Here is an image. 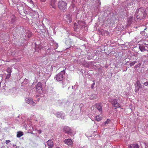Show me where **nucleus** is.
<instances>
[{
	"instance_id": "1",
	"label": "nucleus",
	"mask_w": 148,
	"mask_h": 148,
	"mask_svg": "<svg viewBox=\"0 0 148 148\" xmlns=\"http://www.w3.org/2000/svg\"><path fill=\"white\" fill-rule=\"evenodd\" d=\"M145 12L143 8L139 9L136 13V17L137 19H141L145 17L144 16Z\"/></svg>"
},
{
	"instance_id": "24",
	"label": "nucleus",
	"mask_w": 148,
	"mask_h": 148,
	"mask_svg": "<svg viewBox=\"0 0 148 148\" xmlns=\"http://www.w3.org/2000/svg\"><path fill=\"white\" fill-rule=\"evenodd\" d=\"M11 74H7L6 75V78L7 79H9L11 76Z\"/></svg>"
},
{
	"instance_id": "10",
	"label": "nucleus",
	"mask_w": 148,
	"mask_h": 148,
	"mask_svg": "<svg viewBox=\"0 0 148 148\" xmlns=\"http://www.w3.org/2000/svg\"><path fill=\"white\" fill-rule=\"evenodd\" d=\"M47 145L49 148L53 146V141L51 140H49L47 141Z\"/></svg>"
},
{
	"instance_id": "3",
	"label": "nucleus",
	"mask_w": 148,
	"mask_h": 148,
	"mask_svg": "<svg viewBox=\"0 0 148 148\" xmlns=\"http://www.w3.org/2000/svg\"><path fill=\"white\" fill-rule=\"evenodd\" d=\"M64 20L67 23H70L72 22V17L71 14H67L64 16Z\"/></svg>"
},
{
	"instance_id": "35",
	"label": "nucleus",
	"mask_w": 148,
	"mask_h": 148,
	"mask_svg": "<svg viewBox=\"0 0 148 148\" xmlns=\"http://www.w3.org/2000/svg\"><path fill=\"white\" fill-rule=\"evenodd\" d=\"M56 46H57V47H58V44H56Z\"/></svg>"
},
{
	"instance_id": "22",
	"label": "nucleus",
	"mask_w": 148,
	"mask_h": 148,
	"mask_svg": "<svg viewBox=\"0 0 148 148\" xmlns=\"http://www.w3.org/2000/svg\"><path fill=\"white\" fill-rule=\"evenodd\" d=\"M139 146L138 144H134L133 148H139Z\"/></svg>"
},
{
	"instance_id": "32",
	"label": "nucleus",
	"mask_w": 148,
	"mask_h": 148,
	"mask_svg": "<svg viewBox=\"0 0 148 148\" xmlns=\"http://www.w3.org/2000/svg\"><path fill=\"white\" fill-rule=\"evenodd\" d=\"M106 33L107 35H108L110 33L108 31H106Z\"/></svg>"
},
{
	"instance_id": "14",
	"label": "nucleus",
	"mask_w": 148,
	"mask_h": 148,
	"mask_svg": "<svg viewBox=\"0 0 148 148\" xmlns=\"http://www.w3.org/2000/svg\"><path fill=\"white\" fill-rule=\"evenodd\" d=\"M32 98H26L25 99V101L26 102L30 104L32 102Z\"/></svg>"
},
{
	"instance_id": "36",
	"label": "nucleus",
	"mask_w": 148,
	"mask_h": 148,
	"mask_svg": "<svg viewBox=\"0 0 148 148\" xmlns=\"http://www.w3.org/2000/svg\"><path fill=\"white\" fill-rule=\"evenodd\" d=\"M117 108H115V109H116Z\"/></svg>"
},
{
	"instance_id": "8",
	"label": "nucleus",
	"mask_w": 148,
	"mask_h": 148,
	"mask_svg": "<svg viewBox=\"0 0 148 148\" xmlns=\"http://www.w3.org/2000/svg\"><path fill=\"white\" fill-rule=\"evenodd\" d=\"M64 143L68 145H71L73 144V142L71 139H65L64 141Z\"/></svg>"
},
{
	"instance_id": "5",
	"label": "nucleus",
	"mask_w": 148,
	"mask_h": 148,
	"mask_svg": "<svg viewBox=\"0 0 148 148\" xmlns=\"http://www.w3.org/2000/svg\"><path fill=\"white\" fill-rule=\"evenodd\" d=\"M135 92L138 91L140 88L142 87V86L140 82L139 81H137L136 84L135 85Z\"/></svg>"
},
{
	"instance_id": "6",
	"label": "nucleus",
	"mask_w": 148,
	"mask_h": 148,
	"mask_svg": "<svg viewBox=\"0 0 148 148\" xmlns=\"http://www.w3.org/2000/svg\"><path fill=\"white\" fill-rule=\"evenodd\" d=\"M63 131L65 133L67 134L71 132V130L70 128L67 126L64 127L63 129Z\"/></svg>"
},
{
	"instance_id": "11",
	"label": "nucleus",
	"mask_w": 148,
	"mask_h": 148,
	"mask_svg": "<svg viewBox=\"0 0 148 148\" xmlns=\"http://www.w3.org/2000/svg\"><path fill=\"white\" fill-rule=\"evenodd\" d=\"M56 1L55 0H52L51 1L50 5L52 8L55 9L56 8Z\"/></svg>"
},
{
	"instance_id": "15",
	"label": "nucleus",
	"mask_w": 148,
	"mask_h": 148,
	"mask_svg": "<svg viewBox=\"0 0 148 148\" xmlns=\"http://www.w3.org/2000/svg\"><path fill=\"white\" fill-rule=\"evenodd\" d=\"M23 133L21 131H19L17 132V134L16 135L17 137L19 138L21 136H23Z\"/></svg>"
},
{
	"instance_id": "7",
	"label": "nucleus",
	"mask_w": 148,
	"mask_h": 148,
	"mask_svg": "<svg viewBox=\"0 0 148 148\" xmlns=\"http://www.w3.org/2000/svg\"><path fill=\"white\" fill-rule=\"evenodd\" d=\"M111 102L112 105L114 107L118 108L120 107V104L118 103L117 100L113 99Z\"/></svg>"
},
{
	"instance_id": "17",
	"label": "nucleus",
	"mask_w": 148,
	"mask_h": 148,
	"mask_svg": "<svg viewBox=\"0 0 148 148\" xmlns=\"http://www.w3.org/2000/svg\"><path fill=\"white\" fill-rule=\"evenodd\" d=\"M102 119V117L100 116L99 115H98L95 117V119L97 121H101Z\"/></svg>"
},
{
	"instance_id": "34",
	"label": "nucleus",
	"mask_w": 148,
	"mask_h": 148,
	"mask_svg": "<svg viewBox=\"0 0 148 148\" xmlns=\"http://www.w3.org/2000/svg\"><path fill=\"white\" fill-rule=\"evenodd\" d=\"M1 82H0V87H1Z\"/></svg>"
},
{
	"instance_id": "30",
	"label": "nucleus",
	"mask_w": 148,
	"mask_h": 148,
	"mask_svg": "<svg viewBox=\"0 0 148 148\" xmlns=\"http://www.w3.org/2000/svg\"><path fill=\"white\" fill-rule=\"evenodd\" d=\"M144 85L145 86H147L148 85V82L144 83Z\"/></svg>"
},
{
	"instance_id": "4",
	"label": "nucleus",
	"mask_w": 148,
	"mask_h": 148,
	"mask_svg": "<svg viewBox=\"0 0 148 148\" xmlns=\"http://www.w3.org/2000/svg\"><path fill=\"white\" fill-rule=\"evenodd\" d=\"M64 71V73L65 74V72L64 70H63L62 71H61L56 76V79L58 81H62L63 79V75L62 73Z\"/></svg>"
},
{
	"instance_id": "2",
	"label": "nucleus",
	"mask_w": 148,
	"mask_h": 148,
	"mask_svg": "<svg viewBox=\"0 0 148 148\" xmlns=\"http://www.w3.org/2000/svg\"><path fill=\"white\" fill-rule=\"evenodd\" d=\"M67 4L65 2L60 1L58 3V7L60 10L64 12L66 10Z\"/></svg>"
},
{
	"instance_id": "26",
	"label": "nucleus",
	"mask_w": 148,
	"mask_h": 148,
	"mask_svg": "<svg viewBox=\"0 0 148 148\" xmlns=\"http://www.w3.org/2000/svg\"><path fill=\"white\" fill-rule=\"evenodd\" d=\"M128 146L129 148H133L134 144H131Z\"/></svg>"
},
{
	"instance_id": "18",
	"label": "nucleus",
	"mask_w": 148,
	"mask_h": 148,
	"mask_svg": "<svg viewBox=\"0 0 148 148\" xmlns=\"http://www.w3.org/2000/svg\"><path fill=\"white\" fill-rule=\"evenodd\" d=\"M12 70V68L10 67H8L6 71L8 73V74H11Z\"/></svg>"
},
{
	"instance_id": "13",
	"label": "nucleus",
	"mask_w": 148,
	"mask_h": 148,
	"mask_svg": "<svg viewBox=\"0 0 148 148\" xmlns=\"http://www.w3.org/2000/svg\"><path fill=\"white\" fill-rule=\"evenodd\" d=\"M139 49L140 50L142 51H146L147 52H148V51L146 50L144 46H140L139 47Z\"/></svg>"
},
{
	"instance_id": "19",
	"label": "nucleus",
	"mask_w": 148,
	"mask_h": 148,
	"mask_svg": "<svg viewBox=\"0 0 148 148\" xmlns=\"http://www.w3.org/2000/svg\"><path fill=\"white\" fill-rule=\"evenodd\" d=\"M97 98V96L96 95L94 94L92 95L91 97V99H96Z\"/></svg>"
},
{
	"instance_id": "16",
	"label": "nucleus",
	"mask_w": 148,
	"mask_h": 148,
	"mask_svg": "<svg viewBox=\"0 0 148 148\" xmlns=\"http://www.w3.org/2000/svg\"><path fill=\"white\" fill-rule=\"evenodd\" d=\"M56 116L58 118H61L62 119L63 118L62 117V114L60 112H57L56 114Z\"/></svg>"
},
{
	"instance_id": "29",
	"label": "nucleus",
	"mask_w": 148,
	"mask_h": 148,
	"mask_svg": "<svg viewBox=\"0 0 148 148\" xmlns=\"http://www.w3.org/2000/svg\"><path fill=\"white\" fill-rule=\"evenodd\" d=\"M95 85V83H93L91 85V88H93L94 85Z\"/></svg>"
},
{
	"instance_id": "9",
	"label": "nucleus",
	"mask_w": 148,
	"mask_h": 148,
	"mask_svg": "<svg viewBox=\"0 0 148 148\" xmlns=\"http://www.w3.org/2000/svg\"><path fill=\"white\" fill-rule=\"evenodd\" d=\"M36 90L37 91H38L39 90H42V84L40 82H38L36 86Z\"/></svg>"
},
{
	"instance_id": "28",
	"label": "nucleus",
	"mask_w": 148,
	"mask_h": 148,
	"mask_svg": "<svg viewBox=\"0 0 148 148\" xmlns=\"http://www.w3.org/2000/svg\"><path fill=\"white\" fill-rule=\"evenodd\" d=\"M36 130H37L39 134H40L41 133V130H38L37 129H36Z\"/></svg>"
},
{
	"instance_id": "23",
	"label": "nucleus",
	"mask_w": 148,
	"mask_h": 148,
	"mask_svg": "<svg viewBox=\"0 0 148 148\" xmlns=\"http://www.w3.org/2000/svg\"><path fill=\"white\" fill-rule=\"evenodd\" d=\"M110 120L109 119H107L106 121L104 122V125H106L107 124H108L110 122Z\"/></svg>"
},
{
	"instance_id": "25",
	"label": "nucleus",
	"mask_w": 148,
	"mask_h": 148,
	"mask_svg": "<svg viewBox=\"0 0 148 148\" xmlns=\"http://www.w3.org/2000/svg\"><path fill=\"white\" fill-rule=\"evenodd\" d=\"M30 104L32 105L33 106H35L36 105V103L33 101V99H32V102Z\"/></svg>"
},
{
	"instance_id": "12",
	"label": "nucleus",
	"mask_w": 148,
	"mask_h": 148,
	"mask_svg": "<svg viewBox=\"0 0 148 148\" xmlns=\"http://www.w3.org/2000/svg\"><path fill=\"white\" fill-rule=\"evenodd\" d=\"M96 108L100 112H102V109L101 106L99 104H96L95 105Z\"/></svg>"
},
{
	"instance_id": "27",
	"label": "nucleus",
	"mask_w": 148,
	"mask_h": 148,
	"mask_svg": "<svg viewBox=\"0 0 148 148\" xmlns=\"http://www.w3.org/2000/svg\"><path fill=\"white\" fill-rule=\"evenodd\" d=\"M10 142V140H6L5 141V143L6 144H8Z\"/></svg>"
},
{
	"instance_id": "31",
	"label": "nucleus",
	"mask_w": 148,
	"mask_h": 148,
	"mask_svg": "<svg viewBox=\"0 0 148 148\" xmlns=\"http://www.w3.org/2000/svg\"><path fill=\"white\" fill-rule=\"evenodd\" d=\"M30 3H32V0H27Z\"/></svg>"
},
{
	"instance_id": "20",
	"label": "nucleus",
	"mask_w": 148,
	"mask_h": 148,
	"mask_svg": "<svg viewBox=\"0 0 148 148\" xmlns=\"http://www.w3.org/2000/svg\"><path fill=\"white\" fill-rule=\"evenodd\" d=\"M132 17H130L127 20V21L128 22V23L129 24H130L131 23V22L132 21Z\"/></svg>"
},
{
	"instance_id": "21",
	"label": "nucleus",
	"mask_w": 148,
	"mask_h": 148,
	"mask_svg": "<svg viewBox=\"0 0 148 148\" xmlns=\"http://www.w3.org/2000/svg\"><path fill=\"white\" fill-rule=\"evenodd\" d=\"M136 63H137V62L136 61L132 62H131L130 63L129 65L130 66H134Z\"/></svg>"
},
{
	"instance_id": "33",
	"label": "nucleus",
	"mask_w": 148,
	"mask_h": 148,
	"mask_svg": "<svg viewBox=\"0 0 148 148\" xmlns=\"http://www.w3.org/2000/svg\"><path fill=\"white\" fill-rule=\"evenodd\" d=\"M42 2H45L46 0H40Z\"/></svg>"
}]
</instances>
